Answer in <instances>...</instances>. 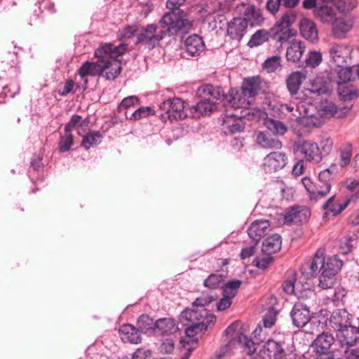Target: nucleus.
<instances>
[{
  "instance_id": "09e8293b",
  "label": "nucleus",
  "mask_w": 359,
  "mask_h": 359,
  "mask_svg": "<svg viewBox=\"0 0 359 359\" xmlns=\"http://www.w3.org/2000/svg\"><path fill=\"white\" fill-rule=\"evenodd\" d=\"M269 38H271L270 31L259 29L251 36L247 45L250 48H255L263 44L264 42L267 41Z\"/></svg>"
},
{
  "instance_id": "f257e3e1",
  "label": "nucleus",
  "mask_w": 359,
  "mask_h": 359,
  "mask_svg": "<svg viewBox=\"0 0 359 359\" xmlns=\"http://www.w3.org/2000/svg\"><path fill=\"white\" fill-rule=\"evenodd\" d=\"M327 79L330 84L326 82L315 80L311 83L309 91L317 95H329L332 93V87L330 85L349 83L355 80L353 65L348 67L347 65H337L335 68L330 70L327 74Z\"/></svg>"
},
{
  "instance_id": "3c124183",
  "label": "nucleus",
  "mask_w": 359,
  "mask_h": 359,
  "mask_svg": "<svg viewBox=\"0 0 359 359\" xmlns=\"http://www.w3.org/2000/svg\"><path fill=\"white\" fill-rule=\"evenodd\" d=\"M154 109L151 107H141L132 113L130 116L126 114V117L128 120L135 121L154 115Z\"/></svg>"
},
{
  "instance_id": "ea45409f",
  "label": "nucleus",
  "mask_w": 359,
  "mask_h": 359,
  "mask_svg": "<svg viewBox=\"0 0 359 359\" xmlns=\"http://www.w3.org/2000/svg\"><path fill=\"white\" fill-rule=\"evenodd\" d=\"M257 143L265 149H279L282 147L280 140L264 132H259L257 135Z\"/></svg>"
},
{
  "instance_id": "de8ad7c7",
  "label": "nucleus",
  "mask_w": 359,
  "mask_h": 359,
  "mask_svg": "<svg viewBox=\"0 0 359 359\" xmlns=\"http://www.w3.org/2000/svg\"><path fill=\"white\" fill-rule=\"evenodd\" d=\"M325 255L324 249H318L310 264L311 276H316L320 272L322 273L323 266V256Z\"/></svg>"
},
{
  "instance_id": "c9c22d12",
  "label": "nucleus",
  "mask_w": 359,
  "mask_h": 359,
  "mask_svg": "<svg viewBox=\"0 0 359 359\" xmlns=\"http://www.w3.org/2000/svg\"><path fill=\"white\" fill-rule=\"evenodd\" d=\"M267 303L270 306L264 316L263 322L264 327L269 328L275 324L278 313V310L274 306L277 303V298L273 294H271L267 299Z\"/></svg>"
},
{
  "instance_id": "ddd939ff",
  "label": "nucleus",
  "mask_w": 359,
  "mask_h": 359,
  "mask_svg": "<svg viewBox=\"0 0 359 359\" xmlns=\"http://www.w3.org/2000/svg\"><path fill=\"white\" fill-rule=\"evenodd\" d=\"M111 65L109 60H100L95 62L86 61L78 69V74L84 79L88 76L102 75Z\"/></svg>"
},
{
  "instance_id": "58836bf2",
  "label": "nucleus",
  "mask_w": 359,
  "mask_h": 359,
  "mask_svg": "<svg viewBox=\"0 0 359 359\" xmlns=\"http://www.w3.org/2000/svg\"><path fill=\"white\" fill-rule=\"evenodd\" d=\"M304 74L299 71L290 74L286 79V86L291 96L297 94L302 83Z\"/></svg>"
},
{
  "instance_id": "f03ea898",
  "label": "nucleus",
  "mask_w": 359,
  "mask_h": 359,
  "mask_svg": "<svg viewBox=\"0 0 359 359\" xmlns=\"http://www.w3.org/2000/svg\"><path fill=\"white\" fill-rule=\"evenodd\" d=\"M164 38L174 36L177 34H187L191 29L192 23L187 19L185 11L165 12L158 22Z\"/></svg>"
},
{
  "instance_id": "603ef678",
  "label": "nucleus",
  "mask_w": 359,
  "mask_h": 359,
  "mask_svg": "<svg viewBox=\"0 0 359 359\" xmlns=\"http://www.w3.org/2000/svg\"><path fill=\"white\" fill-rule=\"evenodd\" d=\"M318 144V154L320 156V161L327 156L332 150L333 140L330 137H323Z\"/></svg>"
},
{
  "instance_id": "c85d7f7f",
  "label": "nucleus",
  "mask_w": 359,
  "mask_h": 359,
  "mask_svg": "<svg viewBox=\"0 0 359 359\" xmlns=\"http://www.w3.org/2000/svg\"><path fill=\"white\" fill-rule=\"evenodd\" d=\"M118 334L121 340L125 343L137 344L142 340L139 330L131 324L122 325L118 329Z\"/></svg>"
},
{
  "instance_id": "c756f323",
  "label": "nucleus",
  "mask_w": 359,
  "mask_h": 359,
  "mask_svg": "<svg viewBox=\"0 0 359 359\" xmlns=\"http://www.w3.org/2000/svg\"><path fill=\"white\" fill-rule=\"evenodd\" d=\"M176 321L171 318H162L156 320V332L155 334L172 335L180 331Z\"/></svg>"
},
{
  "instance_id": "8fccbe9b",
  "label": "nucleus",
  "mask_w": 359,
  "mask_h": 359,
  "mask_svg": "<svg viewBox=\"0 0 359 359\" xmlns=\"http://www.w3.org/2000/svg\"><path fill=\"white\" fill-rule=\"evenodd\" d=\"M225 280V276L222 273H211L203 281V285L209 289L215 290L220 287Z\"/></svg>"
},
{
  "instance_id": "f704fd0d",
  "label": "nucleus",
  "mask_w": 359,
  "mask_h": 359,
  "mask_svg": "<svg viewBox=\"0 0 359 359\" xmlns=\"http://www.w3.org/2000/svg\"><path fill=\"white\" fill-rule=\"evenodd\" d=\"M137 326L140 332H143L148 335L155 334L156 332V320L154 321L147 314L140 315L137 320Z\"/></svg>"
},
{
  "instance_id": "4c0bfd02",
  "label": "nucleus",
  "mask_w": 359,
  "mask_h": 359,
  "mask_svg": "<svg viewBox=\"0 0 359 359\" xmlns=\"http://www.w3.org/2000/svg\"><path fill=\"white\" fill-rule=\"evenodd\" d=\"M304 50L305 46L304 42L293 40L286 51V58L287 61H290L293 63L299 62Z\"/></svg>"
},
{
  "instance_id": "aec40b11",
  "label": "nucleus",
  "mask_w": 359,
  "mask_h": 359,
  "mask_svg": "<svg viewBox=\"0 0 359 359\" xmlns=\"http://www.w3.org/2000/svg\"><path fill=\"white\" fill-rule=\"evenodd\" d=\"M222 126V129L226 135H233L243 132L245 128L243 115H225Z\"/></svg>"
},
{
  "instance_id": "1a4fd4ad",
  "label": "nucleus",
  "mask_w": 359,
  "mask_h": 359,
  "mask_svg": "<svg viewBox=\"0 0 359 359\" xmlns=\"http://www.w3.org/2000/svg\"><path fill=\"white\" fill-rule=\"evenodd\" d=\"M184 102L182 98L173 97L163 101L160 104V109L165 112L160 116L165 121L168 119L170 122L183 120L187 114L184 111Z\"/></svg>"
},
{
  "instance_id": "a211bd4d",
  "label": "nucleus",
  "mask_w": 359,
  "mask_h": 359,
  "mask_svg": "<svg viewBox=\"0 0 359 359\" xmlns=\"http://www.w3.org/2000/svg\"><path fill=\"white\" fill-rule=\"evenodd\" d=\"M0 69L9 79H15L20 74L18 55L13 52H7L1 57Z\"/></svg>"
},
{
  "instance_id": "20e7f679",
  "label": "nucleus",
  "mask_w": 359,
  "mask_h": 359,
  "mask_svg": "<svg viewBox=\"0 0 359 359\" xmlns=\"http://www.w3.org/2000/svg\"><path fill=\"white\" fill-rule=\"evenodd\" d=\"M338 173V166L334 163L329 168L321 170L318 173V182L315 185L316 191L311 194V201L316 202L325 197L330 192L332 182Z\"/></svg>"
},
{
  "instance_id": "bb28decb",
  "label": "nucleus",
  "mask_w": 359,
  "mask_h": 359,
  "mask_svg": "<svg viewBox=\"0 0 359 359\" xmlns=\"http://www.w3.org/2000/svg\"><path fill=\"white\" fill-rule=\"evenodd\" d=\"M225 100L234 109L248 108L250 105V102L241 93L240 88H231L226 94Z\"/></svg>"
},
{
  "instance_id": "49530a36",
  "label": "nucleus",
  "mask_w": 359,
  "mask_h": 359,
  "mask_svg": "<svg viewBox=\"0 0 359 359\" xmlns=\"http://www.w3.org/2000/svg\"><path fill=\"white\" fill-rule=\"evenodd\" d=\"M264 124L273 135H283L287 130V126L280 121L266 118Z\"/></svg>"
},
{
  "instance_id": "0eeeda50",
  "label": "nucleus",
  "mask_w": 359,
  "mask_h": 359,
  "mask_svg": "<svg viewBox=\"0 0 359 359\" xmlns=\"http://www.w3.org/2000/svg\"><path fill=\"white\" fill-rule=\"evenodd\" d=\"M261 352L269 359H295V353L285 341L269 339L264 344Z\"/></svg>"
},
{
  "instance_id": "6ab92c4d",
  "label": "nucleus",
  "mask_w": 359,
  "mask_h": 359,
  "mask_svg": "<svg viewBox=\"0 0 359 359\" xmlns=\"http://www.w3.org/2000/svg\"><path fill=\"white\" fill-rule=\"evenodd\" d=\"M240 88L241 89V93L251 104L255 97L262 93L260 76H256L244 79Z\"/></svg>"
},
{
  "instance_id": "9d476101",
  "label": "nucleus",
  "mask_w": 359,
  "mask_h": 359,
  "mask_svg": "<svg viewBox=\"0 0 359 359\" xmlns=\"http://www.w3.org/2000/svg\"><path fill=\"white\" fill-rule=\"evenodd\" d=\"M335 339L329 332H323L319 334L313 341L312 346L315 351V359H333L336 353L330 351Z\"/></svg>"
},
{
  "instance_id": "37998d69",
  "label": "nucleus",
  "mask_w": 359,
  "mask_h": 359,
  "mask_svg": "<svg viewBox=\"0 0 359 359\" xmlns=\"http://www.w3.org/2000/svg\"><path fill=\"white\" fill-rule=\"evenodd\" d=\"M236 339L238 343L242 345L244 348L245 351L250 355V359H263L262 356L256 355H253V354L256 351V347L255 342L249 339L246 335L243 333H236V337L233 339Z\"/></svg>"
},
{
  "instance_id": "864d4df0",
  "label": "nucleus",
  "mask_w": 359,
  "mask_h": 359,
  "mask_svg": "<svg viewBox=\"0 0 359 359\" xmlns=\"http://www.w3.org/2000/svg\"><path fill=\"white\" fill-rule=\"evenodd\" d=\"M44 165L42 163V156L36 154H34L31 161L29 168L28 170V175L33 183H35V180L32 177V172H36V173H39L43 171Z\"/></svg>"
},
{
  "instance_id": "6e6d98bb",
  "label": "nucleus",
  "mask_w": 359,
  "mask_h": 359,
  "mask_svg": "<svg viewBox=\"0 0 359 359\" xmlns=\"http://www.w3.org/2000/svg\"><path fill=\"white\" fill-rule=\"evenodd\" d=\"M332 313L327 309H321L318 312L311 313L312 318L318 319V326L322 329L327 326V323L330 325V318Z\"/></svg>"
},
{
  "instance_id": "5fc2aeb1",
  "label": "nucleus",
  "mask_w": 359,
  "mask_h": 359,
  "mask_svg": "<svg viewBox=\"0 0 359 359\" xmlns=\"http://www.w3.org/2000/svg\"><path fill=\"white\" fill-rule=\"evenodd\" d=\"M242 285V281L238 279H233L228 281L222 286L223 294H226L233 298L238 293V289Z\"/></svg>"
},
{
  "instance_id": "cd10ccee",
  "label": "nucleus",
  "mask_w": 359,
  "mask_h": 359,
  "mask_svg": "<svg viewBox=\"0 0 359 359\" xmlns=\"http://www.w3.org/2000/svg\"><path fill=\"white\" fill-rule=\"evenodd\" d=\"M247 27L248 23L244 20L235 18L228 22L227 35L232 40L241 41L246 33Z\"/></svg>"
},
{
  "instance_id": "052dcab7",
  "label": "nucleus",
  "mask_w": 359,
  "mask_h": 359,
  "mask_svg": "<svg viewBox=\"0 0 359 359\" xmlns=\"http://www.w3.org/2000/svg\"><path fill=\"white\" fill-rule=\"evenodd\" d=\"M355 239L351 236H346L341 238L339 241V253L345 255L352 252Z\"/></svg>"
},
{
  "instance_id": "4468645a",
  "label": "nucleus",
  "mask_w": 359,
  "mask_h": 359,
  "mask_svg": "<svg viewBox=\"0 0 359 359\" xmlns=\"http://www.w3.org/2000/svg\"><path fill=\"white\" fill-rule=\"evenodd\" d=\"M292 324L297 328L304 327L312 319L310 308L302 302H296L290 311Z\"/></svg>"
},
{
  "instance_id": "7c9ffc66",
  "label": "nucleus",
  "mask_w": 359,
  "mask_h": 359,
  "mask_svg": "<svg viewBox=\"0 0 359 359\" xmlns=\"http://www.w3.org/2000/svg\"><path fill=\"white\" fill-rule=\"evenodd\" d=\"M184 45L187 53L192 57L199 55L205 48L204 41L198 34L188 36L184 41Z\"/></svg>"
},
{
  "instance_id": "39448f33",
  "label": "nucleus",
  "mask_w": 359,
  "mask_h": 359,
  "mask_svg": "<svg viewBox=\"0 0 359 359\" xmlns=\"http://www.w3.org/2000/svg\"><path fill=\"white\" fill-rule=\"evenodd\" d=\"M215 299L216 297L213 295L203 293L192 303L193 309H186L182 311V316L189 319H197V317H198L203 318V320H208L209 322L215 323L216 316L205 309V306L209 305Z\"/></svg>"
},
{
  "instance_id": "dca6fc26",
  "label": "nucleus",
  "mask_w": 359,
  "mask_h": 359,
  "mask_svg": "<svg viewBox=\"0 0 359 359\" xmlns=\"http://www.w3.org/2000/svg\"><path fill=\"white\" fill-rule=\"evenodd\" d=\"M128 47V45L127 43H121L118 46H115L111 43H106L95 50L94 56L100 60H108V57L110 58H117L126 52Z\"/></svg>"
},
{
  "instance_id": "bf43d9fd",
  "label": "nucleus",
  "mask_w": 359,
  "mask_h": 359,
  "mask_svg": "<svg viewBox=\"0 0 359 359\" xmlns=\"http://www.w3.org/2000/svg\"><path fill=\"white\" fill-rule=\"evenodd\" d=\"M281 66V57L278 55H273L268 57L263 63L262 68L268 73L274 72Z\"/></svg>"
},
{
  "instance_id": "2f4dec72",
  "label": "nucleus",
  "mask_w": 359,
  "mask_h": 359,
  "mask_svg": "<svg viewBox=\"0 0 359 359\" xmlns=\"http://www.w3.org/2000/svg\"><path fill=\"white\" fill-rule=\"evenodd\" d=\"M195 105L191 108L192 116L194 118H199L201 116H209L216 108L215 105L210 102V100L201 98Z\"/></svg>"
},
{
  "instance_id": "a878e982",
  "label": "nucleus",
  "mask_w": 359,
  "mask_h": 359,
  "mask_svg": "<svg viewBox=\"0 0 359 359\" xmlns=\"http://www.w3.org/2000/svg\"><path fill=\"white\" fill-rule=\"evenodd\" d=\"M299 31L301 35L308 41L312 43L318 42V32L316 25L309 18H303L299 22Z\"/></svg>"
},
{
  "instance_id": "412c9836",
  "label": "nucleus",
  "mask_w": 359,
  "mask_h": 359,
  "mask_svg": "<svg viewBox=\"0 0 359 359\" xmlns=\"http://www.w3.org/2000/svg\"><path fill=\"white\" fill-rule=\"evenodd\" d=\"M196 95L199 98L210 100L215 105L217 100L225 99L226 94L222 87L207 83L198 88Z\"/></svg>"
},
{
  "instance_id": "423d86ee",
  "label": "nucleus",
  "mask_w": 359,
  "mask_h": 359,
  "mask_svg": "<svg viewBox=\"0 0 359 359\" xmlns=\"http://www.w3.org/2000/svg\"><path fill=\"white\" fill-rule=\"evenodd\" d=\"M163 39L162 31L157 25L147 24L139 29L135 45L144 44L149 50H152L158 46Z\"/></svg>"
},
{
  "instance_id": "a19ab883",
  "label": "nucleus",
  "mask_w": 359,
  "mask_h": 359,
  "mask_svg": "<svg viewBox=\"0 0 359 359\" xmlns=\"http://www.w3.org/2000/svg\"><path fill=\"white\" fill-rule=\"evenodd\" d=\"M314 15L324 23H331L335 19V11L332 6L327 4H320L313 10Z\"/></svg>"
},
{
  "instance_id": "5701e85b",
  "label": "nucleus",
  "mask_w": 359,
  "mask_h": 359,
  "mask_svg": "<svg viewBox=\"0 0 359 359\" xmlns=\"http://www.w3.org/2000/svg\"><path fill=\"white\" fill-rule=\"evenodd\" d=\"M287 157L282 152H271L264 158V168L267 172L283 169L287 164Z\"/></svg>"
},
{
  "instance_id": "7ed1b4c3",
  "label": "nucleus",
  "mask_w": 359,
  "mask_h": 359,
  "mask_svg": "<svg viewBox=\"0 0 359 359\" xmlns=\"http://www.w3.org/2000/svg\"><path fill=\"white\" fill-rule=\"evenodd\" d=\"M295 19L296 15L292 11L285 13L274 26L270 29L271 38L283 43L295 36L297 31L291 28Z\"/></svg>"
},
{
  "instance_id": "72a5a7b5",
  "label": "nucleus",
  "mask_w": 359,
  "mask_h": 359,
  "mask_svg": "<svg viewBox=\"0 0 359 359\" xmlns=\"http://www.w3.org/2000/svg\"><path fill=\"white\" fill-rule=\"evenodd\" d=\"M281 236L277 233L267 237L263 242L262 251L266 255H271L281 249Z\"/></svg>"
},
{
  "instance_id": "0e129e2a",
  "label": "nucleus",
  "mask_w": 359,
  "mask_h": 359,
  "mask_svg": "<svg viewBox=\"0 0 359 359\" xmlns=\"http://www.w3.org/2000/svg\"><path fill=\"white\" fill-rule=\"evenodd\" d=\"M335 4L340 13H347L355 8L357 3L354 0H336Z\"/></svg>"
},
{
  "instance_id": "f3484780",
  "label": "nucleus",
  "mask_w": 359,
  "mask_h": 359,
  "mask_svg": "<svg viewBox=\"0 0 359 359\" xmlns=\"http://www.w3.org/2000/svg\"><path fill=\"white\" fill-rule=\"evenodd\" d=\"M295 151L304 155L306 161L318 163L320 162L318 154V144L310 140H303L295 144Z\"/></svg>"
},
{
  "instance_id": "473e14b6",
  "label": "nucleus",
  "mask_w": 359,
  "mask_h": 359,
  "mask_svg": "<svg viewBox=\"0 0 359 359\" xmlns=\"http://www.w3.org/2000/svg\"><path fill=\"white\" fill-rule=\"evenodd\" d=\"M269 227L268 220H256L253 222L248 229V236L255 241H258L261 237L266 235Z\"/></svg>"
},
{
  "instance_id": "680f3d73",
  "label": "nucleus",
  "mask_w": 359,
  "mask_h": 359,
  "mask_svg": "<svg viewBox=\"0 0 359 359\" xmlns=\"http://www.w3.org/2000/svg\"><path fill=\"white\" fill-rule=\"evenodd\" d=\"M347 292L343 287H337L331 297V302L336 307L344 306L345 298L346 297Z\"/></svg>"
},
{
  "instance_id": "b1692460",
  "label": "nucleus",
  "mask_w": 359,
  "mask_h": 359,
  "mask_svg": "<svg viewBox=\"0 0 359 359\" xmlns=\"http://www.w3.org/2000/svg\"><path fill=\"white\" fill-rule=\"evenodd\" d=\"M353 316L346 309H337L332 312L330 326L337 332L351 323Z\"/></svg>"
},
{
  "instance_id": "79ce46f5",
  "label": "nucleus",
  "mask_w": 359,
  "mask_h": 359,
  "mask_svg": "<svg viewBox=\"0 0 359 359\" xmlns=\"http://www.w3.org/2000/svg\"><path fill=\"white\" fill-rule=\"evenodd\" d=\"M337 86V93L341 100L351 101L359 96V91L350 82Z\"/></svg>"
},
{
  "instance_id": "a18cd8bd",
  "label": "nucleus",
  "mask_w": 359,
  "mask_h": 359,
  "mask_svg": "<svg viewBox=\"0 0 359 359\" xmlns=\"http://www.w3.org/2000/svg\"><path fill=\"white\" fill-rule=\"evenodd\" d=\"M333 23L332 31L334 36L338 39L346 37V33L351 29V25L343 18H336Z\"/></svg>"
},
{
  "instance_id": "2eb2a0df",
  "label": "nucleus",
  "mask_w": 359,
  "mask_h": 359,
  "mask_svg": "<svg viewBox=\"0 0 359 359\" xmlns=\"http://www.w3.org/2000/svg\"><path fill=\"white\" fill-rule=\"evenodd\" d=\"M311 210L304 205H294L287 208L283 216V222L285 224L292 222L302 224L306 222L311 216Z\"/></svg>"
},
{
  "instance_id": "f8f14e48",
  "label": "nucleus",
  "mask_w": 359,
  "mask_h": 359,
  "mask_svg": "<svg viewBox=\"0 0 359 359\" xmlns=\"http://www.w3.org/2000/svg\"><path fill=\"white\" fill-rule=\"evenodd\" d=\"M181 323L184 327V332L186 336L190 339L194 338L198 334L207 330L210 325H214V322H209V320H203V318L197 317V319H189V318H184L182 312L180 316Z\"/></svg>"
},
{
  "instance_id": "338daca9",
  "label": "nucleus",
  "mask_w": 359,
  "mask_h": 359,
  "mask_svg": "<svg viewBox=\"0 0 359 359\" xmlns=\"http://www.w3.org/2000/svg\"><path fill=\"white\" fill-rule=\"evenodd\" d=\"M322 62V55L320 52L313 51L309 53L306 58V66L316 67Z\"/></svg>"
},
{
  "instance_id": "4d7b16f0",
  "label": "nucleus",
  "mask_w": 359,
  "mask_h": 359,
  "mask_svg": "<svg viewBox=\"0 0 359 359\" xmlns=\"http://www.w3.org/2000/svg\"><path fill=\"white\" fill-rule=\"evenodd\" d=\"M352 193L353 194L348 198H346V200L343 203L337 204L338 207L337 209H335L334 208L330 209L332 215L334 217H337L340 213H341L342 211H344L351 202H357V201L359 199V191H356Z\"/></svg>"
},
{
  "instance_id": "c03bdc74",
  "label": "nucleus",
  "mask_w": 359,
  "mask_h": 359,
  "mask_svg": "<svg viewBox=\"0 0 359 359\" xmlns=\"http://www.w3.org/2000/svg\"><path fill=\"white\" fill-rule=\"evenodd\" d=\"M103 135L100 131L89 130L83 136L81 146L86 150H88L90 147H97L102 142Z\"/></svg>"
},
{
  "instance_id": "e2e57ef3",
  "label": "nucleus",
  "mask_w": 359,
  "mask_h": 359,
  "mask_svg": "<svg viewBox=\"0 0 359 359\" xmlns=\"http://www.w3.org/2000/svg\"><path fill=\"white\" fill-rule=\"evenodd\" d=\"M140 104V98L136 95H131L126 97L122 100L118 107V112H121L123 109H130L132 107L137 106Z\"/></svg>"
},
{
  "instance_id": "13d9d810",
  "label": "nucleus",
  "mask_w": 359,
  "mask_h": 359,
  "mask_svg": "<svg viewBox=\"0 0 359 359\" xmlns=\"http://www.w3.org/2000/svg\"><path fill=\"white\" fill-rule=\"evenodd\" d=\"M111 65L102 74L107 80H114L122 71V66L118 60L111 62Z\"/></svg>"
},
{
  "instance_id": "4be33fe9",
  "label": "nucleus",
  "mask_w": 359,
  "mask_h": 359,
  "mask_svg": "<svg viewBox=\"0 0 359 359\" xmlns=\"http://www.w3.org/2000/svg\"><path fill=\"white\" fill-rule=\"evenodd\" d=\"M351 48L349 46L336 44L329 49L331 60L337 65H348L351 60Z\"/></svg>"
},
{
  "instance_id": "e433bc0d",
  "label": "nucleus",
  "mask_w": 359,
  "mask_h": 359,
  "mask_svg": "<svg viewBox=\"0 0 359 359\" xmlns=\"http://www.w3.org/2000/svg\"><path fill=\"white\" fill-rule=\"evenodd\" d=\"M242 20H244L248 25L254 26L260 25L264 18L261 10L254 5H250L245 9Z\"/></svg>"
},
{
  "instance_id": "69168bd1",
  "label": "nucleus",
  "mask_w": 359,
  "mask_h": 359,
  "mask_svg": "<svg viewBox=\"0 0 359 359\" xmlns=\"http://www.w3.org/2000/svg\"><path fill=\"white\" fill-rule=\"evenodd\" d=\"M73 144V135L70 133H66L65 136H61L58 142V150L61 153L69 151Z\"/></svg>"
},
{
  "instance_id": "393cba45",
  "label": "nucleus",
  "mask_w": 359,
  "mask_h": 359,
  "mask_svg": "<svg viewBox=\"0 0 359 359\" xmlns=\"http://www.w3.org/2000/svg\"><path fill=\"white\" fill-rule=\"evenodd\" d=\"M337 337L341 344L352 346L359 340V327L351 323L337 332Z\"/></svg>"
},
{
  "instance_id": "6e6552de",
  "label": "nucleus",
  "mask_w": 359,
  "mask_h": 359,
  "mask_svg": "<svg viewBox=\"0 0 359 359\" xmlns=\"http://www.w3.org/2000/svg\"><path fill=\"white\" fill-rule=\"evenodd\" d=\"M343 261L337 255H333L325 261L323 256V266L319 278V285L323 289L331 288L334 283V277L341 269Z\"/></svg>"
},
{
  "instance_id": "9b49d317",
  "label": "nucleus",
  "mask_w": 359,
  "mask_h": 359,
  "mask_svg": "<svg viewBox=\"0 0 359 359\" xmlns=\"http://www.w3.org/2000/svg\"><path fill=\"white\" fill-rule=\"evenodd\" d=\"M352 104L348 106L339 107L335 104L332 100L327 99L321 100L317 107L319 116L324 118H330L332 117L342 118L345 116L351 110Z\"/></svg>"
},
{
  "instance_id": "774afa93",
  "label": "nucleus",
  "mask_w": 359,
  "mask_h": 359,
  "mask_svg": "<svg viewBox=\"0 0 359 359\" xmlns=\"http://www.w3.org/2000/svg\"><path fill=\"white\" fill-rule=\"evenodd\" d=\"M351 155L352 146L351 144H348L344 149H341L340 167H345L350 163Z\"/></svg>"
}]
</instances>
